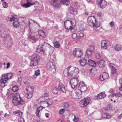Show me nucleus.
Listing matches in <instances>:
<instances>
[{"mask_svg": "<svg viewBox=\"0 0 122 122\" xmlns=\"http://www.w3.org/2000/svg\"><path fill=\"white\" fill-rule=\"evenodd\" d=\"M114 25V23L113 21H112L110 23V26L111 27H112Z\"/></svg>", "mask_w": 122, "mask_h": 122, "instance_id": "nucleus-54", "label": "nucleus"}, {"mask_svg": "<svg viewBox=\"0 0 122 122\" xmlns=\"http://www.w3.org/2000/svg\"><path fill=\"white\" fill-rule=\"evenodd\" d=\"M78 81V77H74L71 79L69 82L71 88L73 89L77 87Z\"/></svg>", "mask_w": 122, "mask_h": 122, "instance_id": "nucleus-9", "label": "nucleus"}, {"mask_svg": "<svg viewBox=\"0 0 122 122\" xmlns=\"http://www.w3.org/2000/svg\"><path fill=\"white\" fill-rule=\"evenodd\" d=\"M77 33L76 34V33H74L72 35V37L73 39H75L77 37H78V35Z\"/></svg>", "mask_w": 122, "mask_h": 122, "instance_id": "nucleus-44", "label": "nucleus"}, {"mask_svg": "<svg viewBox=\"0 0 122 122\" xmlns=\"http://www.w3.org/2000/svg\"><path fill=\"white\" fill-rule=\"evenodd\" d=\"M90 101V99L89 97L84 99L80 102L79 105L82 107H85L87 106Z\"/></svg>", "mask_w": 122, "mask_h": 122, "instance_id": "nucleus-12", "label": "nucleus"}, {"mask_svg": "<svg viewBox=\"0 0 122 122\" xmlns=\"http://www.w3.org/2000/svg\"><path fill=\"white\" fill-rule=\"evenodd\" d=\"M101 57L100 54L98 53L96 54L95 55V57L97 59H99Z\"/></svg>", "mask_w": 122, "mask_h": 122, "instance_id": "nucleus-48", "label": "nucleus"}, {"mask_svg": "<svg viewBox=\"0 0 122 122\" xmlns=\"http://www.w3.org/2000/svg\"><path fill=\"white\" fill-rule=\"evenodd\" d=\"M72 115V116H74V118L73 120L74 121V122H78V121L79 120V118L75 115L73 114Z\"/></svg>", "mask_w": 122, "mask_h": 122, "instance_id": "nucleus-41", "label": "nucleus"}, {"mask_svg": "<svg viewBox=\"0 0 122 122\" xmlns=\"http://www.w3.org/2000/svg\"><path fill=\"white\" fill-rule=\"evenodd\" d=\"M65 110L63 109H61L59 111V114H62L64 113L65 112Z\"/></svg>", "mask_w": 122, "mask_h": 122, "instance_id": "nucleus-47", "label": "nucleus"}, {"mask_svg": "<svg viewBox=\"0 0 122 122\" xmlns=\"http://www.w3.org/2000/svg\"><path fill=\"white\" fill-rule=\"evenodd\" d=\"M97 15L98 16H103V14L101 12H99L97 13Z\"/></svg>", "mask_w": 122, "mask_h": 122, "instance_id": "nucleus-55", "label": "nucleus"}, {"mask_svg": "<svg viewBox=\"0 0 122 122\" xmlns=\"http://www.w3.org/2000/svg\"><path fill=\"white\" fill-rule=\"evenodd\" d=\"M75 92L76 93V96H77L76 99H79L81 98L82 96L81 92L79 90H76Z\"/></svg>", "mask_w": 122, "mask_h": 122, "instance_id": "nucleus-23", "label": "nucleus"}, {"mask_svg": "<svg viewBox=\"0 0 122 122\" xmlns=\"http://www.w3.org/2000/svg\"><path fill=\"white\" fill-rule=\"evenodd\" d=\"M19 122H24V120L23 118H21L19 120Z\"/></svg>", "mask_w": 122, "mask_h": 122, "instance_id": "nucleus-56", "label": "nucleus"}, {"mask_svg": "<svg viewBox=\"0 0 122 122\" xmlns=\"http://www.w3.org/2000/svg\"><path fill=\"white\" fill-rule=\"evenodd\" d=\"M112 47L114 48V50L116 51H120L122 48L121 46L118 44H116L115 46H113Z\"/></svg>", "mask_w": 122, "mask_h": 122, "instance_id": "nucleus-24", "label": "nucleus"}, {"mask_svg": "<svg viewBox=\"0 0 122 122\" xmlns=\"http://www.w3.org/2000/svg\"><path fill=\"white\" fill-rule=\"evenodd\" d=\"M71 13L74 15H76L77 13V11L76 9H74L72 8H71L70 9Z\"/></svg>", "mask_w": 122, "mask_h": 122, "instance_id": "nucleus-31", "label": "nucleus"}, {"mask_svg": "<svg viewBox=\"0 0 122 122\" xmlns=\"http://www.w3.org/2000/svg\"><path fill=\"white\" fill-rule=\"evenodd\" d=\"M94 49L95 47L94 46H89L88 50L92 52L94 51Z\"/></svg>", "mask_w": 122, "mask_h": 122, "instance_id": "nucleus-42", "label": "nucleus"}, {"mask_svg": "<svg viewBox=\"0 0 122 122\" xmlns=\"http://www.w3.org/2000/svg\"><path fill=\"white\" fill-rule=\"evenodd\" d=\"M87 1L89 2L90 3H94V1L92 0H86Z\"/></svg>", "mask_w": 122, "mask_h": 122, "instance_id": "nucleus-60", "label": "nucleus"}, {"mask_svg": "<svg viewBox=\"0 0 122 122\" xmlns=\"http://www.w3.org/2000/svg\"><path fill=\"white\" fill-rule=\"evenodd\" d=\"M18 80L19 81H21L22 80V78L20 76H18Z\"/></svg>", "mask_w": 122, "mask_h": 122, "instance_id": "nucleus-57", "label": "nucleus"}, {"mask_svg": "<svg viewBox=\"0 0 122 122\" xmlns=\"http://www.w3.org/2000/svg\"><path fill=\"white\" fill-rule=\"evenodd\" d=\"M46 117L47 118H48L49 117V114L48 113H46L45 114Z\"/></svg>", "mask_w": 122, "mask_h": 122, "instance_id": "nucleus-61", "label": "nucleus"}, {"mask_svg": "<svg viewBox=\"0 0 122 122\" xmlns=\"http://www.w3.org/2000/svg\"><path fill=\"white\" fill-rule=\"evenodd\" d=\"M18 110L16 111H14L13 112V113L14 114H18Z\"/></svg>", "mask_w": 122, "mask_h": 122, "instance_id": "nucleus-59", "label": "nucleus"}, {"mask_svg": "<svg viewBox=\"0 0 122 122\" xmlns=\"http://www.w3.org/2000/svg\"><path fill=\"white\" fill-rule=\"evenodd\" d=\"M26 90L30 92H32L34 90L33 87L31 86H28L26 88Z\"/></svg>", "mask_w": 122, "mask_h": 122, "instance_id": "nucleus-27", "label": "nucleus"}, {"mask_svg": "<svg viewBox=\"0 0 122 122\" xmlns=\"http://www.w3.org/2000/svg\"><path fill=\"white\" fill-rule=\"evenodd\" d=\"M40 57L39 55L34 54L31 56L30 65L31 66H36L38 65L40 60Z\"/></svg>", "mask_w": 122, "mask_h": 122, "instance_id": "nucleus-8", "label": "nucleus"}, {"mask_svg": "<svg viewBox=\"0 0 122 122\" xmlns=\"http://www.w3.org/2000/svg\"><path fill=\"white\" fill-rule=\"evenodd\" d=\"M7 67L6 68L8 69L9 68L10 65V63L8 62L7 63Z\"/></svg>", "mask_w": 122, "mask_h": 122, "instance_id": "nucleus-62", "label": "nucleus"}, {"mask_svg": "<svg viewBox=\"0 0 122 122\" xmlns=\"http://www.w3.org/2000/svg\"><path fill=\"white\" fill-rule=\"evenodd\" d=\"M51 47H53L48 44L46 42H44L43 45H39L36 50L37 52L39 53L41 51L43 54L46 55H47V50H50V48Z\"/></svg>", "mask_w": 122, "mask_h": 122, "instance_id": "nucleus-6", "label": "nucleus"}, {"mask_svg": "<svg viewBox=\"0 0 122 122\" xmlns=\"http://www.w3.org/2000/svg\"><path fill=\"white\" fill-rule=\"evenodd\" d=\"M81 66H84L87 64V60L85 58H82L79 61Z\"/></svg>", "mask_w": 122, "mask_h": 122, "instance_id": "nucleus-18", "label": "nucleus"}, {"mask_svg": "<svg viewBox=\"0 0 122 122\" xmlns=\"http://www.w3.org/2000/svg\"><path fill=\"white\" fill-rule=\"evenodd\" d=\"M42 105H43V107H47L48 105H50L51 103L50 104L48 102L46 101H43L41 102L40 103Z\"/></svg>", "mask_w": 122, "mask_h": 122, "instance_id": "nucleus-26", "label": "nucleus"}, {"mask_svg": "<svg viewBox=\"0 0 122 122\" xmlns=\"http://www.w3.org/2000/svg\"><path fill=\"white\" fill-rule=\"evenodd\" d=\"M95 16H92L88 17L87 19V24L91 26H93L94 29L96 31H98L101 29L100 25L96 21Z\"/></svg>", "mask_w": 122, "mask_h": 122, "instance_id": "nucleus-3", "label": "nucleus"}, {"mask_svg": "<svg viewBox=\"0 0 122 122\" xmlns=\"http://www.w3.org/2000/svg\"><path fill=\"white\" fill-rule=\"evenodd\" d=\"M122 117V113L119 116L118 118L119 119H121Z\"/></svg>", "mask_w": 122, "mask_h": 122, "instance_id": "nucleus-64", "label": "nucleus"}, {"mask_svg": "<svg viewBox=\"0 0 122 122\" xmlns=\"http://www.w3.org/2000/svg\"><path fill=\"white\" fill-rule=\"evenodd\" d=\"M50 3L51 5H53V0H51L50 1Z\"/></svg>", "mask_w": 122, "mask_h": 122, "instance_id": "nucleus-63", "label": "nucleus"}, {"mask_svg": "<svg viewBox=\"0 0 122 122\" xmlns=\"http://www.w3.org/2000/svg\"><path fill=\"white\" fill-rule=\"evenodd\" d=\"M112 109L111 107L109 106H107L106 107L105 110L107 111L111 110Z\"/></svg>", "mask_w": 122, "mask_h": 122, "instance_id": "nucleus-45", "label": "nucleus"}, {"mask_svg": "<svg viewBox=\"0 0 122 122\" xmlns=\"http://www.w3.org/2000/svg\"><path fill=\"white\" fill-rule=\"evenodd\" d=\"M88 63L90 66L93 67L96 66L97 64V63L95 61L90 59L88 60Z\"/></svg>", "mask_w": 122, "mask_h": 122, "instance_id": "nucleus-22", "label": "nucleus"}, {"mask_svg": "<svg viewBox=\"0 0 122 122\" xmlns=\"http://www.w3.org/2000/svg\"><path fill=\"white\" fill-rule=\"evenodd\" d=\"M18 88L16 86H14L12 88V90L14 92H16L18 91Z\"/></svg>", "mask_w": 122, "mask_h": 122, "instance_id": "nucleus-39", "label": "nucleus"}, {"mask_svg": "<svg viewBox=\"0 0 122 122\" xmlns=\"http://www.w3.org/2000/svg\"><path fill=\"white\" fill-rule=\"evenodd\" d=\"M12 73H9L5 74L2 75V78L0 80V82L2 84H4L3 87L5 86L7 84V81L10 79L12 76Z\"/></svg>", "mask_w": 122, "mask_h": 122, "instance_id": "nucleus-7", "label": "nucleus"}, {"mask_svg": "<svg viewBox=\"0 0 122 122\" xmlns=\"http://www.w3.org/2000/svg\"><path fill=\"white\" fill-rule=\"evenodd\" d=\"M61 3L68 5L70 4V1L69 0H61Z\"/></svg>", "mask_w": 122, "mask_h": 122, "instance_id": "nucleus-28", "label": "nucleus"}, {"mask_svg": "<svg viewBox=\"0 0 122 122\" xmlns=\"http://www.w3.org/2000/svg\"><path fill=\"white\" fill-rule=\"evenodd\" d=\"M76 21L75 19L72 21L66 20L64 22V27L66 29V32H68L69 30H71L76 25Z\"/></svg>", "mask_w": 122, "mask_h": 122, "instance_id": "nucleus-4", "label": "nucleus"}, {"mask_svg": "<svg viewBox=\"0 0 122 122\" xmlns=\"http://www.w3.org/2000/svg\"><path fill=\"white\" fill-rule=\"evenodd\" d=\"M102 117L107 119L110 118L111 117V115L108 113L102 114Z\"/></svg>", "mask_w": 122, "mask_h": 122, "instance_id": "nucleus-25", "label": "nucleus"}, {"mask_svg": "<svg viewBox=\"0 0 122 122\" xmlns=\"http://www.w3.org/2000/svg\"><path fill=\"white\" fill-rule=\"evenodd\" d=\"M57 84H58V87L56 86L55 88L57 89L56 92H54V94H57L58 93L57 91H61L64 93H65L66 91L65 89V87L64 85L61 83L59 81L57 82Z\"/></svg>", "mask_w": 122, "mask_h": 122, "instance_id": "nucleus-10", "label": "nucleus"}, {"mask_svg": "<svg viewBox=\"0 0 122 122\" xmlns=\"http://www.w3.org/2000/svg\"><path fill=\"white\" fill-rule=\"evenodd\" d=\"M25 96L28 99H29L31 98L32 96V92H29L26 93Z\"/></svg>", "mask_w": 122, "mask_h": 122, "instance_id": "nucleus-35", "label": "nucleus"}, {"mask_svg": "<svg viewBox=\"0 0 122 122\" xmlns=\"http://www.w3.org/2000/svg\"><path fill=\"white\" fill-rule=\"evenodd\" d=\"M116 72V69L115 68H113L112 70L111 73L112 74H113L114 73H115Z\"/></svg>", "mask_w": 122, "mask_h": 122, "instance_id": "nucleus-53", "label": "nucleus"}, {"mask_svg": "<svg viewBox=\"0 0 122 122\" xmlns=\"http://www.w3.org/2000/svg\"><path fill=\"white\" fill-rule=\"evenodd\" d=\"M40 112L37 111L36 112V116L38 117H40V114L39 113Z\"/></svg>", "mask_w": 122, "mask_h": 122, "instance_id": "nucleus-50", "label": "nucleus"}, {"mask_svg": "<svg viewBox=\"0 0 122 122\" xmlns=\"http://www.w3.org/2000/svg\"><path fill=\"white\" fill-rule=\"evenodd\" d=\"M47 67L48 69H49L51 70L53 69V63L51 62L48 63L47 65Z\"/></svg>", "mask_w": 122, "mask_h": 122, "instance_id": "nucleus-33", "label": "nucleus"}, {"mask_svg": "<svg viewBox=\"0 0 122 122\" xmlns=\"http://www.w3.org/2000/svg\"><path fill=\"white\" fill-rule=\"evenodd\" d=\"M86 56L88 58L90 57L92 54V52L88 49L86 50Z\"/></svg>", "mask_w": 122, "mask_h": 122, "instance_id": "nucleus-30", "label": "nucleus"}, {"mask_svg": "<svg viewBox=\"0 0 122 122\" xmlns=\"http://www.w3.org/2000/svg\"><path fill=\"white\" fill-rule=\"evenodd\" d=\"M23 113L22 112L20 111V110H18V115H19L20 117H21L22 116Z\"/></svg>", "mask_w": 122, "mask_h": 122, "instance_id": "nucleus-49", "label": "nucleus"}, {"mask_svg": "<svg viewBox=\"0 0 122 122\" xmlns=\"http://www.w3.org/2000/svg\"><path fill=\"white\" fill-rule=\"evenodd\" d=\"M78 89L77 90H79L81 92H82L85 91L87 89L86 87L83 82L79 83L78 86Z\"/></svg>", "mask_w": 122, "mask_h": 122, "instance_id": "nucleus-14", "label": "nucleus"}, {"mask_svg": "<svg viewBox=\"0 0 122 122\" xmlns=\"http://www.w3.org/2000/svg\"><path fill=\"white\" fill-rule=\"evenodd\" d=\"M78 37H83L84 36V34L83 32H79L77 33Z\"/></svg>", "mask_w": 122, "mask_h": 122, "instance_id": "nucleus-40", "label": "nucleus"}, {"mask_svg": "<svg viewBox=\"0 0 122 122\" xmlns=\"http://www.w3.org/2000/svg\"><path fill=\"white\" fill-rule=\"evenodd\" d=\"M26 0L27 1L26 4H24L22 5V6L24 8H27L29 7L30 6L33 5L34 4H36V2H34L33 3H31L30 2L31 0Z\"/></svg>", "mask_w": 122, "mask_h": 122, "instance_id": "nucleus-17", "label": "nucleus"}, {"mask_svg": "<svg viewBox=\"0 0 122 122\" xmlns=\"http://www.w3.org/2000/svg\"><path fill=\"white\" fill-rule=\"evenodd\" d=\"M109 44L110 42L109 41H107L105 40L102 41L101 43L102 48L103 49H106Z\"/></svg>", "mask_w": 122, "mask_h": 122, "instance_id": "nucleus-16", "label": "nucleus"}, {"mask_svg": "<svg viewBox=\"0 0 122 122\" xmlns=\"http://www.w3.org/2000/svg\"><path fill=\"white\" fill-rule=\"evenodd\" d=\"M60 46V44L59 41H56L54 44V47L56 48H59Z\"/></svg>", "mask_w": 122, "mask_h": 122, "instance_id": "nucleus-36", "label": "nucleus"}, {"mask_svg": "<svg viewBox=\"0 0 122 122\" xmlns=\"http://www.w3.org/2000/svg\"><path fill=\"white\" fill-rule=\"evenodd\" d=\"M43 108V107L42 106H41L37 108V111L40 112V111Z\"/></svg>", "mask_w": 122, "mask_h": 122, "instance_id": "nucleus-51", "label": "nucleus"}, {"mask_svg": "<svg viewBox=\"0 0 122 122\" xmlns=\"http://www.w3.org/2000/svg\"><path fill=\"white\" fill-rule=\"evenodd\" d=\"M4 8H6L8 7V3L6 2H5L2 4Z\"/></svg>", "mask_w": 122, "mask_h": 122, "instance_id": "nucleus-43", "label": "nucleus"}, {"mask_svg": "<svg viewBox=\"0 0 122 122\" xmlns=\"http://www.w3.org/2000/svg\"><path fill=\"white\" fill-rule=\"evenodd\" d=\"M97 64H98L100 67H103L105 66V61L103 60H99L97 62Z\"/></svg>", "mask_w": 122, "mask_h": 122, "instance_id": "nucleus-21", "label": "nucleus"}, {"mask_svg": "<svg viewBox=\"0 0 122 122\" xmlns=\"http://www.w3.org/2000/svg\"><path fill=\"white\" fill-rule=\"evenodd\" d=\"M17 18V16H16L14 15H11L10 17V20L11 21H13L15 20Z\"/></svg>", "mask_w": 122, "mask_h": 122, "instance_id": "nucleus-38", "label": "nucleus"}, {"mask_svg": "<svg viewBox=\"0 0 122 122\" xmlns=\"http://www.w3.org/2000/svg\"><path fill=\"white\" fill-rule=\"evenodd\" d=\"M28 31L29 32L28 39L32 41H36L39 38L40 36L43 37L45 36V33L41 30L39 31L38 33H33L31 32L30 29H29Z\"/></svg>", "mask_w": 122, "mask_h": 122, "instance_id": "nucleus-1", "label": "nucleus"}, {"mask_svg": "<svg viewBox=\"0 0 122 122\" xmlns=\"http://www.w3.org/2000/svg\"><path fill=\"white\" fill-rule=\"evenodd\" d=\"M80 29L81 31H82L84 30L85 28L82 25H81L80 27Z\"/></svg>", "mask_w": 122, "mask_h": 122, "instance_id": "nucleus-52", "label": "nucleus"}, {"mask_svg": "<svg viewBox=\"0 0 122 122\" xmlns=\"http://www.w3.org/2000/svg\"><path fill=\"white\" fill-rule=\"evenodd\" d=\"M54 6L55 8L58 9L61 7V5L58 0H54Z\"/></svg>", "mask_w": 122, "mask_h": 122, "instance_id": "nucleus-19", "label": "nucleus"}, {"mask_svg": "<svg viewBox=\"0 0 122 122\" xmlns=\"http://www.w3.org/2000/svg\"><path fill=\"white\" fill-rule=\"evenodd\" d=\"M106 95L103 92H101L97 95V98L98 99H102L105 98Z\"/></svg>", "mask_w": 122, "mask_h": 122, "instance_id": "nucleus-20", "label": "nucleus"}, {"mask_svg": "<svg viewBox=\"0 0 122 122\" xmlns=\"http://www.w3.org/2000/svg\"><path fill=\"white\" fill-rule=\"evenodd\" d=\"M114 66V65L112 63H111L109 65V66L111 67L112 68H113Z\"/></svg>", "mask_w": 122, "mask_h": 122, "instance_id": "nucleus-58", "label": "nucleus"}, {"mask_svg": "<svg viewBox=\"0 0 122 122\" xmlns=\"http://www.w3.org/2000/svg\"><path fill=\"white\" fill-rule=\"evenodd\" d=\"M110 96L111 97H113L114 96L120 97L122 96V95L120 92H118L116 93H114L111 95H109V96Z\"/></svg>", "mask_w": 122, "mask_h": 122, "instance_id": "nucleus-29", "label": "nucleus"}, {"mask_svg": "<svg viewBox=\"0 0 122 122\" xmlns=\"http://www.w3.org/2000/svg\"><path fill=\"white\" fill-rule=\"evenodd\" d=\"M12 102L13 104L15 106L24 105L25 103V101L22 99L19 93H16L15 95Z\"/></svg>", "mask_w": 122, "mask_h": 122, "instance_id": "nucleus-5", "label": "nucleus"}, {"mask_svg": "<svg viewBox=\"0 0 122 122\" xmlns=\"http://www.w3.org/2000/svg\"><path fill=\"white\" fill-rule=\"evenodd\" d=\"M40 70H36L35 72V74L33 75V77L34 78H36L37 76L40 75Z\"/></svg>", "mask_w": 122, "mask_h": 122, "instance_id": "nucleus-32", "label": "nucleus"}, {"mask_svg": "<svg viewBox=\"0 0 122 122\" xmlns=\"http://www.w3.org/2000/svg\"><path fill=\"white\" fill-rule=\"evenodd\" d=\"M83 53L81 49L79 48H76L73 50V55L75 57L77 58L81 57L83 55Z\"/></svg>", "mask_w": 122, "mask_h": 122, "instance_id": "nucleus-11", "label": "nucleus"}, {"mask_svg": "<svg viewBox=\"0 0 122 122\" xmlns=\"http://www.w3.org/2000/svg\"><path fill=\"white\" fill-rule=\"evenodd\" d=\"M96 0V3L100 8L103 9L107 5V2L105 0Z\"/></svg>", "mask_w": 122, "mask_h": 122, "instance_id": "nucleus-13", "label": "nucleus"}, {"mask_svg": "<svg viewBox=\"0 0 122 122\" xmlns=\"http://www.w3.org/2000/svg\"><path fill=\"white\" fill-rule=\"evenodd\" d=\"M108 74L106 72H104L102 73L100 75V79L101 81H103L108 78Z\"/></svg>", "mask_w": 122, "mask_h": 122, "instance_id": "nucleus-15", "label": "nucleus"}, {"mask_svg": "<svg viewBox=\"0 0 122 122\" xmlns=\"http://www.w3.org/2000/svg\"><path fill=\"white\" fill-rule=\"evenodd\" d=\"M79 72V70L77 68L72 66H68L65 69L64 74L65 76H74L77 74Z\"/></svg>", "mask_w": 122, "mask_h": 122, "instance_id": "nucleus-2", "label": "nucleus"}, {"mask_svg": "<svg viewBox=\"0 0 122 122\" xmlns=\"http://www.w3.org/2000/svg\"><path fill=\"white\" fill-rule=\"evenodd\" d=\"M71 97V98L73 99H76V98L78 97L76 96V93L74 92H72L70 93Z\"/></svg>", "mask_w": 122, "mask_h": 122, "instance_id": "nucleus-34", "label": "nucleus"}, {"mask_svg": "<svg viewBox=\"0 0 122 122\" xmlns=\"http://www.w3.org/2000/svg\"><path fill=\"white\" fill-rule=\"evenodd\" d=\"M13 26L15 28L19 26L20 24L19 22L17 21H14L13 23Z\"/></svg>", "mask_w": 122, "mask_h": 122, "instance_id": "nucleus-37", "label": "nucleus"}, {"mask_svg": "<svg viewBox=\"0 0 122 122\" xmlns=\"http://www.w3.org/2000/svg\"><path fill=\"white\" fill-rule=\"evenodd\" d=\"M69 106L68 103L67 102H65L64 103L63 107L64 108L68 107Z\"/></svg>", "mask_w": 122, "mask_h": 122, "instance_id": "nucleus-46", "label": "nucleus"}]
</instances>
